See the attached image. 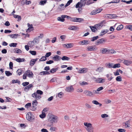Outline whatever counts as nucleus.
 Listing matches in <instances>:
<instances>
[{"label": "nucleus", "mask_w": 132, "mask_h": 132, "mask_svg": "<svg viewBox=\"0 0 132 132\" xmlns=\"http://www.w3.org/2000/svg\"><path fill=\"white\" fill-rule=\"evenodd\" d=\"M73 0H69L67 2L65 5V7H66L69 6L72 2Z\"/></svg>", "instance_id": "43"}, {"label": "nucleus", "mask_w": 132, "mask_h": 132, "mask_svg": "<svg viewBox=\"0 0 132 132\" xmlns=\"http://www.w3.org/2000/svg\"><path fill=\"white\" fill-rule=\"evenodd\" d=\"M66 7H65V6H59V7H58L57 8V9L59 11H61L63 10H64L65 8Z\"/></svg>", "instance_id": "48"}, {"label": "nucleus", "mask_w": 132, "mask_h": 132, "mask_svg": "<svg viewBox=\"0 0 132 132\" xmlns=\"http://www.w3.org/2000/svg\"><path fill=\"white\" fill-rule=\"evenodd\" d=\"M108 66L109 68H113V67L114 65L112 63H109L108 65Z\"/></svg>", "instance_id": "56"}, {"label": "nucleus", "mask_w": 132, "mask_h": 132, "mask_svg": "<svg viewBox=\"0 0 132 132\" xmlns=\"http://www.w3.org/2000/svg\"><path fill=\"white\" fill-rule=\"evenodd\" d=\"M123 28V26L122 24H120L118 26L117 28V30L119 31L121 30Z\"/></svg>", "instance_id": "34"}, {"label": "nucleus", "mask_w": 132, "mask_h": 132, "mask_svg": "<svg viewBox=\"0 0 132 132\" xmlns=\"http://www.w3.org/2000/svg\"><path fill=\"white\" fill-rule=\"evenodd\" d=\"M29 52L32 55H35L36 54V52L34 51H30Z\"/></svg>", "instance_id": "51"}, {"label": "nucleus", "mask_w": 132, "mask_h": 132, "mask_svg": "<svg viewBox=\"0 0 132 132\" xmlns=\"http://www.w3.org/2000/svg\"><path fill=\"white\" fill-rule=\"evenodd\" d=\"M34 30V27L28 28L26 31L27 32H29Z\"/></svg>", "instance_id": "46"}, {"label": "nucleus", "mask_w": 132, "mask_h": 132, "mask_svg": "<svg viewBox=\"0 0 132 132\" xmlns=\"http://www.w3.org/2000/svg\"><path fill=\"white\" fill-rule=\"evenodd\" d=\"M61 59V57L58 55H56L53 57V59L56 61H58Z\"/></svg>", "instance_id": "15"}, {"label": "nucleus", "mask_w": 132, "mask_h": 132, "mask_svg": "<svg viewBox=\"0 0 132 132\" xmlns=\"http://www.w3.org/2000/svg\"><path fill=\"white\" fill-rule=\"evenodd\" d=\"M88 51H94L96 50L95 46H90L87 47Z\"/></svg>", "instance_id": "12"}, {"label": "nucleus", "mask_w": 132, "mask_h": 132, "mask_svg": "<svg viewBox=\"0 0 132 132\" xmlns=\"http://www.w3.org/2000/svg\"><path fill=\"white\" fill-rule=\"evenodd\" d=\"M68 29L71 30H77V27L76 26H71L69 27Z\"/></svg>", "instance_id": "23"}, {"label": "nucleus", "mask_w": 132, "mask_h": 132, "mask_svg": "<svg viewBox=\"0 0 132 132\" xmlns=\"http://www.w3.org/2000/svg\"><path fill=\"white\" fill-rule=\"evenodd\" d=\"M100 52L103 54L115 53L116 52L112 49H108L106 48H102L100 49Z\"/></svg>", "instance_id": "2"}, {"label": "nucleus", "mask_w": 132, "mask_h": 132, "mask_svg": "<svg viewBox=\"0 0 132 132\" xmlns=\"http://www.w3.org/2000/svg\"><path fill=\"white\" fill-rule=\"evenodd\" d=\"M118 131L119 132H125L126 130L123 129H118Z\"/></svg>", "instance_id": "64"}, {"label": "nucleus", "mask_w": 132, "mask_h": 132, "mask_svg": "<svg viewBox=\"0 0 132 132\" xmlns=\"http://www.w3.org/2000/svg\"><path fill=\"white\" fill-rule=\"evenodd\" d=\"M106 41V39H105L104 38H102L97 40L96 42V45H99L103 44Z\"/></svg>", "instance_id": "5"}, {"label": "nucleus", "mask_w": 132, "mask_h": 132, "mask_svg": "<svg viewBox=\"0 0 132 132\" xmlns=\"http://www.w3.org/2000/svg\"><path fill=\"white\" fill-rule=\"evenodd\" d=\"M88 69L86 68H81L78 71V73H84L87 72L88 71Z\"/></svg>", "instance_id": "11"}, {"label": "nucleus", "mask_w": 132, "mask_h": 132, "mask_svg": "<svg viewBox=\"0 0 132 132\" xmlns=\"http://www.w3.org/2000/svg\"><path fill=\"white\" fill-rule=\"evenodd\" d=\"M64 45H65V47L67 48H70L72 47V44L71 43L64 44Z\"/></svg>", "instance_id": "30"}, {"label": "nucleus", "mask_w": 132, "mask_h": 132, "mask_svg": "<svg viewBox=\"0 0 132 132\" xmlns=\"http://www.w3.org/2000/svg\"><path fill=\"white\" fill-rule=\"evenodd\" d=\"M32 96L35 98V100L37 101L40 99L41 98V95L36 93L32 94Z\"/></svg>", "instance_id": "7"}, {"label": "nucleus", "mask_w": 132, "mask_h": 132, "mask_svg": "<svg viewBox=\"0 0 132 132\" xmlns=\"http://www.w3.org/2000/svg\"><path fill=\"white\" fill-rule=\"evenodd\" d=\"M51 52H48V53H47L45 55V56L46 57H49L51 55Z\"/></svg>", "instance_id": "54"}, {"label": "nucleus", "mask_w": 132, "mask_h": 132, "mask_svg": "<svg viewBox=\"0 0 132 132\" xmlns=\"http://www.w3.org/2000/svg\"><path fill=\"white\" fill-rule=\"evenodd\" d=\"M47 59L45 56H43L41 59L39 60L40 61H43L46 60Z\"/></svg>", "instance_id": "40"}, {"label": "nucleus", "mask_w": 132, "mask_h": 132, "mask_svg": "<svg viewBox=\"0 0 132 132\" xmlns=\"http://www.w3.org/2000/svg\"><path fill=\"white\" fill-rule=\"evenodd\" d=\"M12 83L13 84L18 83L19 85L20 83V81L18 80H13L12 81Z\"/></svg>", "instance_id": "32"}, {"label": "nucleus", "mask_w": 132, "mask_h": 132, "mask_svg": "<svg viewBox=\"0 0 132 132\" xmlns=\"http://www.w3.org/2000/svg\"><path fill=\"white\" fill-rule=\"evenodd\" d=\"M54 63V61L53 60H50L48 61H47L46 62V63L48 64H50Z\"/></svg>", "instance_id": "62"}, {"label": "nucleus", "mask_w": 132, "mask_h": 132, "mask_svg": "<svg viewBox=\"0 0 132 132\" xmlns=\"http://www.w3.org/2000/svg\"><path fill=\"white\" fill-rule=\"evenodd\" d=\"M63 94V93L62 92L59 93L58 95V96L60 98H61L62 97V95Z\"/></svg>", "instance_id": "55"}, {"label": "nucleus", "mask_w": 132, "mask_h": 132, "mask_svg": "<svg viewBox=\"0 0 132 132\" xmlns=\"http://www.w3.org/2000/svg\"><path fill=\"white\" fill-rule=\"evenodd\" d=\"M80 84L81 85H86L88 84V83L85 81H83L81 82Z\"/></svg>", "instance_id": "63"}, {"label": "nucleus", "mask_w": 132, "mask_h": 132, "mask_svg": "<svg viewBox=\"0 0 132 132\" xmlns=\"http://www.w3.org/2000/svg\"><path fill=\"white\" fill-rule=\"evenodd\" d=\"M31 106V104L30 103H28L25 106V107L26 108H28Z\"/></svg>", "instance_id": "50"}, {"label": "nucleus", "mask_w": 132, "mask_h": 132, "mask_svg": "<svg viewBox=\"0 0 132 132\" xmlns=\"http://www.w3.org/2000/svg\"><path fill=\"white\" fill-rule=\"evenodd\" d=\"M120 67V64L119 63L116 64L114 65L113 68H119Z\"/></svg>", "instance_id": "49"}, {"label": "nucleus", "mask_w": 132, "mask_h": 132, "mask_svg": "<svg viewBox=\"0 0 132 132\" xmlns=\"http://www.w3.org/2000/svg\"><path fill=\"white\" fill-rule=\"evenodd\" d=\"M102 10V9H98L96 10H95L93 11H92L91 13L90 14V15H94L97 13H100Z\"/></svg>", "instance_id": "8"}, {"label": "nucleus", "mask_w": 132, "mask_h": 132, "mask_svg": "<svg viewBox=\"0 0 132 132\" xmlns=\"http://www.w3.org/2000/svg\"><path fill=\"white\" fill-rule=\"evenodd\" d=\"M76 19H77L76 20V22H80L84 20V19L82 18H77Z\"/></svg>", "instance_id": "38"}, {"label": "nucleus", "mask_w": 132, "mask_h": 132, "mask_svg": "<svg viewBox=\"0 0 132 132\" xmlns=\"http://www.w3.org/2000/svg\"><path fill=\"white\" fill-rule=\"evenodd\" d=\"M84 125L85 126V128L88 132H93L94 128L92 126V124L89 122H85Z\"/></svg>", "instance_id": "1"}, {"label": "nucleus", "mask_w": 132, "mask_h": 132, "mask_svg": "<svg viewBox=\"0 0 132 132\" xmlns=\"http://www.w3.org/2000/svg\"><path fill=\"white\" fill-rule=\"evenodd\" d=\"M85 105L86 108L88 109H90L92 107L88 103H86L85 104Z\"/></svg>", "instance_id": "59"}, {"label": "nucleus", "mask_w": 132, "mask_h": 132, "mask_svg": "<svg viewBox=\"0 0 132 132\" xmlns=\"http://www.w3.org/2000/svg\"><path fill=\"white\" fill-rule=\"evenodd\" d=\"M73 90L74 88L72 85L67 87L65 89V91L68 92H71L73 91Z\"/></svg>", "instance_id": "10"}, {"label": "nucleus", "mask_w": 132, "mask_h": 132, "mask_svg": "<svg viewBox=\"0 0 132 132\" xmlns=\"http://www.w3.org/2000/svg\"><path fill=\"white\" fill-rule=\"evenodd\" d=\"M40 117L42 118H43L46 117V114L45 113L42 112V114L39 115Z\"/></svg>", "instance_id": "42"}, {"label": "nucleus", "mask_w": 132, "mask_h": 132, "mask_svg": "<svg viewBox=\"0 0 132 132\" xmlns=\"http://www.w3.org/2000/svg\"><path fill=\"white\" fill-rule=\"evenodd\" d=\"M35 93L40 95H42L43 94V92L39 90H37Z\"/></svg>", "instance_id": "44"}, {"label": "nucleus", "mask_w": 132, "mask_h": 132, "mask_svg": "<svg viewBox=\"0 0 132 132\" xmlns=\"http://www.w3.org/2000/svg\"><path fill=\"white\" fill-rule=\"evenodd\" d=\"M127 28L130 30H132V25H130L127 26H126Z\"/></svg>", "instance_id": "61"}, {"label": "nucleus", "mask_w": 132, "mask_h": 132, "mask_svg": "<svg viewBox=\"0 0 132 132\" xmlns=\"http://www.w3.org/2000/svg\"><path fill=\"white\" fill-rule=\"evenodd\" d=\"M103 67H99L96 70V71L99 72H102L103 70Z\"/></svg>", "instance_id": "31"}, {"label": "nucleus", "mask_w": 132, "mask_h": 132, "mask_svg": "<svg viewBox=\"0 0 132 132\" xmlns=\"http://www.w3.org/2000/svg\"><path fill=\"white\" fill-rule=\"evenodd\" d=\"M94 104L96 105H98L99 104V103L96 100H93L92 102Z\"/></svg>", "instance_id": "57"}, {"label": "nucleus", "mask_w": 132, "mask_h": 132, "mask_svg": "<svg viewBox=\"0 0 132 132\" xmlns=\"http://www.w3.org/2000/svg\"><path fill=\"white\" fill-rule=\"evenodd\" d=\"M46 0L41 1L40 2L39 4L41 5H44L46 3Z\"/></svg>", "instance_id": "39"}, {"label": "nucleus", "mask_w": 132, "mask_h": 132, "mask_svg": "<svg viewBox=\"0 0 132 132\" xmlns=\"http://www.w3.org/2000/svg\"><path fill=\"white\" fill-rule=\"evenodd\" d=\"M103 25H102L100 23L97 24H96L95 25V26L96 28L98 29H100L102 27Z\"/></svg>", "instance_id": "25"}, {"label": "nucleus", "mask_w": 132, "mask_h": 132, "mask_svg": "<svg viewBox=\"0 0 132 132\" xmlns=\"http://www.w3.org/2000/svg\"><path fill=\"white\" fill-rule=\"evenodd\" d=\"M106 15H108L107 17L108 18L110 17L115 18L116 17V15L114 14H107Z\"/></svg>", "instance_id": "37"}, {"label": "nucleus", "mask_w": 132, "mask_h": 132, "mask_svg": "<svg viewBox=\"0 0 132 132\" xmlns=\"http://www.w3.org/2000/svg\"><path fill=\"white\" fill-rule=\"evenodd\" d=\"M98 38L99 37L97 36L95 37H94L91 38V40L92 41L94 42L98 39Z\"/></svg>", "instance_id": "35"}, {"label": "nucleus", "mask_w": 132, "mask_h": 132, "mask_svg": "<svg viewBox=\"0 0 132 132\" xmlns=\"http://www.w3.org/2000/svg\"><path fill=\"white\" fill-rule=\"evenodd\" d=\"M116 80L118 81H122V78L121 76H118L116 78Z\"/></svg>", "instance_id": "45"}, {"label": "nucleus", "mask_w": 132, "mask_h": 132, "mask_svg": "<svg viewBox=\"0 0 132 132\" xmlns=\"http://www.w3.org/2000/svg\"><path fill=\"white\" fill-rule=\"evenodd\" d=\"M58 69V68H53L51 69L50 71V72L52 73H54Z\"/></svg>", "instance_id": "26"}, {"label": "nucleus", "mask_w": 132, "mask_h": 132, "mask_svg": "<svg viewBox=\"0 0 132 132\" xmlns=\"http://www.w3.org/2000/svg\"><path fill=\"white\" fill-rule=\"evenodd\" d=\"M61 59L62 60H67L68 61L70 59V58L69 57H68L66 56H63L61 58Z\"/></svg>", "instance_id": "27"}, {"label": "nucleus", "mask_w": 132, "mask_h": 132, "mask_svg": "<svg viewBox=\"0 0 132 132\" xmlns=\"http://www.w3.org/2000/svg\"><path fill=\"white\" fill-rule=\"evenodd\" d=\"M26 117L27 120L29 121H31L32 120L34 119V116L32 115L31 113L30 112L27 113Z\"/></svg>", "instance_id": "4"}, {"label": "nucleus", "mask_w": 132, "mask_h": 132, "mask_svg": "<svg viewBox=\"0 0 132 132\" xmlns=\"http://www.w3.org/2000/svg\"><path fill=\"white\" fill-rule=\"evenodd\" d=\"M5 72L6 75L8 76H10L12 75V73H11L9 71H6Z\"/></svg>", "instance_id": "47"}, {"label": "nucleus", "mask_w": 132, "mask_h": 132, "mask_svg": "<svg viewBox=\"0 0 132 132\" xmlns=\"http://www.w3.org/2000/svg\"><path fill=\"white\" fill-rule=\"evenodd\" d=\"M38 104V102L36 100H35L32 101V107L31 109L32 110L34 111L36 110L37 108L36 106Z\"/></svg>", "instance_id": "6"}, {"label": "nucleus", "mask_w": 132, "mask_h": 132, "mask_svg": "<svg viewBox=\"0 0 132 132\" xmlns=\"http://www.w3.org/2000/svg\"><path fill=\"white\" fill-rule=\"evenodd\" d=\"M84 94L87 96H94L93 93L90 91L85 90L84 92Z\"/></svg>", "instance_id": "9"}, {"label": "nucleus", "mask_w": 132, "mask_h": 132, "mask_svg": "<svg viewBox=\"0 0 132 132\" xmlns=\"http://www.w3.org/2000/svg\"><path fill=\"white\" fill-rule=\"evenodd\" d=\"M105 79L103 78H98L95 80V81L99 83H103L105 82Z\"/></svg>", "instance_id": "14"}, {"label": "nucleus", "mask_w": 132, "mask_h": 132, "mask_svg": "<svg viewBox=\"0 0 132 132\" xmlns=\"http://www.w3.org/2000/svg\"><path fill=\"white\" fill-rule=\"evenodd\" d=\"M130 121H126L125 123V126L126 127L128 128L129 127Z\"/></svg>", "instance_id": "33"}, {"label": "nucleus", "mask_w": 132, "mask_h": 132, "mask_svg": "<svg viewBox=\"0 0 132 132\" xmlns=\"http://www.w3.org/2000/svg\"><path fill=\"white\" fill-rule=\"evenodd\" d=\"M17 43H12L9 44V46L10 47H15L16 46Z\"/></svg>", "instance_id": "41"}, {"label": "nucleus", "mask_w": 132, "mask_h": 132, "mask_svg": "<svg viewBox=\"0 0 132 132\" xmlns=\"http://www.w3.org/2000/svg\"><path fill=\"white\" fill-rule=\"evenodd\" d=\"M57 20L59 21L63 22L65 20L64 19H62L61 17H58Z\"/></svg>", "instance_id": "52"}, {"label": "nucleus", "mask_w": 132, "mask_h": 132, "mask_svg": "<svg viewBox=\"0 0 132 132\" xmlns=\"http://www.w3.org/2000/svg\"><path fill=\"white\" fill-rule=\"evenodd\" d=\"M94 3L93 0H89L86 3V4L87 5H89Z\"/></svg>", "instance_id": "36"}, {"label": "nucleus", "mask_w": 132, "mask_h": 132, "mask_svg": "<svg viewBox=\"0 0 132 132\" xmlns=\"http://www.w3.org/2000/svg\"><path fill=\"white\" fill-rule=\"evenodd\" d=\"M33 41L35 43L38 44L39 42V39L38 38L36 37L34 38Z\"/></svg>", "instance_id": "28"}, {"label": "nucleus", "mask_w": 132, "mask_h": 132, "mask_svg": "<svg viewBox=\"0 0 132 132\" xmlns=\"http://www.w3.org/2000/svg\"><path fill=\"white\" fill-rule=\"evenodd\" d=\"M50 121L52 123H56L58 120L59 118L57 116L51 114L50 115L49 118Z\"/></svg>", "instance_id": "3"}, {"label": "nucleus", "mask_w": 132, "mask_h": 132, "mask_svg": "<svg viewBox=\"0 0 132 132\" xmlns=\"http://www.w3.org/2000/svg\"><path fill=\"white\" fill-rule=\"evenodd\" d=\"M108 30L107 29L103 30L101 31L100 33V36H103V35L106 33L108 31Z\"/></svg>", "instance_id": "17"}, {"label": "nucleus", "mask_w": 132, "mask_h": 132, "mask_svg": "<svg viewBox=\"0 0 132 132\" xmlns=\"http://www.w3.org/2000/svg\"><path fill=\"white\" fill-rule=\"evenodd\" d=\"M15 52L17 53H20L22 52L21 50L19 49H17L15 51Z\"/></svg>", "instance_id": "58"}, {"label": "nucleus", "mask_w": 132, "mask_h": 132, "mask_svg": "<svg viewBox=\"0 0 132 132\" xmlns=\"http://www.w3.org/2000/svg\"><path fill=\"white\" fill-rule=\"evenodd\" d=\"M11 38H16L18 36H19V35L18 34H11L9 35Z\"/></svg>", "instance_id": "21"}, {"label": "nucleus", "mask_w": 132, "mask_h": 132, "mask_svg": "<svg viewBox=\"0 0 132 132\" xmlns=\"http://www.w3.org/2000/svg\"><path fill=\"white\" fill-rule=\"evenodd\" d=\"M15 60L17 62H24V59H21L19 58L16 59Z\"/></svg>", "instance_id": "29"}, {"label": "nucleus", "mask_w": 132, "mask_h": 132, "mask_svg": "<svg viewBox=\"0 0 132 132\" xmlns=\"http://www.w3.org/2000/svg\"><path fill=\"white\" fill-rule=\"evenodd\" d=\"M121 1L124 3H126L127 4H129L132 2V0H130L129 1H126L125 0H122Z\"/></svg>", "instance_id": "53"}, {"label": "nucleus", "mask_w": 132, "mask_h": 132, "mask_svg": "<svg viewBox=\"0 0 132 132\" xmlns=\"http://www.w3.org/2000/svg\"><path fill=\"white\" fill-rule=\"evenodd\" d=\"M28 44L29 46L30 47H32L35 45V44L34 43V42L32 41L28 42Z\"/></svg>", "instance_id": "20"}, {"label": "nucleus", "mask_w": 132, "mask_h": 132, "mask_svg": "<svg viewBox=\"0 0 132 132\" xmlns=\"http://www.w3.org/2000/svg\"><path fill=\"white\" fill-rule=\"evenodd\" d=\"M56 128L54 127H51L50 128V130L51 131H55L56 130Z\"/></svg>", "instance_id": "60"}, {"label": "nucleus", "mask_w": 132, "mask_h": 132, "mask_svg": "<svg viewBox=\"0 0 132 132\" xmlns=\"http://www.w3.org/2000/svg\"><path fill=\"white\" fill-rule=\"evenodd\" d=\"M40 75H49L50 74V72L48 71H43L41 72L40 73Z\"/></svg>", "instance_id": "22"}, {"label": "nucleus", "mask_w": 132, "mask_h": 132, "mask_svg": "<svg viewBox=\"0 0 132 132\" xmlns=\"http://www.w3.org/2000/svg\"><path fill=\"white\" fill-rule=\"evenodd\" d=\"M26 74L29 77H32L34 75L32 72L30 70H28L26 71Z\"/></svg>", "instance_id": "13"}, {"label": "nucleus", "mask_w": 132, "mask_h": 132, "mask_svg": "<svg viewBox=\"0 0 132 132\" xmlns=\"http://www.w3.org/2000/svg\"><path fill=\"white\" fill-rule=\"evenodd\" d=\"M90 27L91 30L93 32H95L97 30V29L95 26L94 27L90 26Z\"/></svg>", "instance_id": "24"}, {"label": "nucleus", "mask_w": 132, "mask_h": 132, "mask_svg": "<svg viewBox=\"0 0 132 132\" xmlns=\"http://www.w3.org/2000/svg\"><path fill=\"white\" fill-rule=\"evenodd\" d=\"M89 43L88 41L87 40H83L79 42L80 44L86 45L88 44Z\"/></svg>", "instance_id": "19"}, {"label": "nucleus", "mask_w": 132, "mask_h": 132, "mask_svg": "<svg viewBox=\"0 0 132 132\" xmlns=\"http://www.w3.org/2000/svg\"><path fill=\"white\" fill-rule=\"evenodd\" d=\"M38 59L37 58L35 59H33L31 60L30 63V66H32L34 65L35 62L37 61Z\"/></svg>", "instance_id": "16"}, {"label": "nucleus", "mask_w": 132, "mask_h": 132, "mask_svg": "<svg viewBox=\"0 0 132 132\" xmlns=\"http://www.w3.org/2000/svg\"><path fill=\"white\" fill-rule=\"evenodd\" d=\"M132 63L131 61L129 60H125L123 62L124 64L127 65H129Z\"/></svg>", "instance_id": "18"}]
</instances>
